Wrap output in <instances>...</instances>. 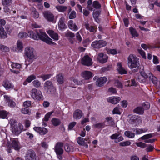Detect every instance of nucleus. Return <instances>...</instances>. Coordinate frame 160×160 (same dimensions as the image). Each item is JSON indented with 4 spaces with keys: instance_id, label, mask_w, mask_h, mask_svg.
<instances>
[{
    "instance_id": "obj_1",
    "label": "nucleus",
    "mask_w": 160,
    "mask_h": 160,
    "mask_svg": "<svg viewBox=\"0 0 160 160\" xmlns=\"http://www.w3.org/2000/svg\"><path fill=\"white\" fill-rule=\"evenodd\" d=\"M36 33H34L32 31H30L27 34L25 32H20L18 37L21 38L26 37L27 35L28 37L35 40H38L40 39L46 43L51 45L54 44L55 43L52 41V40L41 29L35 30Z\"/></svg>"
},
{
    "instance_id": "obj_2",
    "label": "nucleus",
    "mask_w": 160,
    "mask_h": 160,
    "mask_svg": "<svg viewBox=\"0 0 160 160\" xmlns=\"http://www.w3.org/2000/svg\"><path fill=\"white\" fill-rule=\"evenodd\" d=\"M24 57L26 60L32 62L37 58L36 51L31 47H26L24 51Z\"/></svg>"
},
{
    "instance_id": "obj_3",
    "label": "nucleus",
    "mask_w": 160,
    "mask_h": 160,
    "mask_svg": "<svg viewBox=\"0 0 160 160\" xmlns=\"http://www.w3.org/2000/svg\"><path fill=\"white\" fill-rule=\"evenodd\" d=\"M128 64L131 69L138 68L139 66V59L133 54H130L128 58Z\"/></svg>"
},
{
    "instance_id": "obj_4",
    "label": "nucleus",
    "mask_w": 160,
    "mask_h": 160,
    "mask_svg": "<svg viewBox=\"0 0 160 160\" xmlns=\"http://www.w3.org/2000/svg\"><path fill=\"white\" fill-rule=\"evenodd\" d=\"M44 88L47 92L49 93H53L56 91L52 82L49 80L45 82L44 84Z\"/></svg>"
},
{
    "instance_id": "obj_5",
    "label": "nucleus",
    "mask_w": 160,
    "mask_h": 160,
    "mask_svg": "<svg viewBox=\"0 0 160 160\" xmlns=\"http://www.w3.org/2000/svg\"><path fill=\"white\" fill-rule=\"evenodd\" d=\"M30 95L34 100H40L42 97V92L36 88H33L30 91Z\"/></svg>"
},
{
    "instance_id": "obj_6",
    "label": "nucleus",
    "mask_w": 160,
    "mask_h": 160,
    "mask_svg": "<svg viewBox=\"0 0 160 160\" xmlns=\"http://www.w3.org/2000/svg\"><path fill=\"white\" fill-rule=\"evenodd\" d=\"M11 140V144L8 142L6 146L9 148H13L15 150H19L21 147L18 140L17 139L13 138Z\"/></svg>"
},
{
    "instance_id": "obj_7",
    "label": "nucleus",
    "mask_w": 160,
    "mask_h": 160,
    "mask_svg": "<svg viewBox=\"0 0 160 160\" xmlns=\"http://www.w3.org/2000/svg\"><path fill=\"white\" fill-rule=\"evenodd\" d=\"M107 42L103 40H96L92 43V47L95 48L99 49L106 46Z\"/></svg>"
},
{
    "instance_id": "obj_8",
    "label": "nucleus",
    "mask_w": 160,
    "mask_h": 160,
    "mask_svg": "<svg viewBox=\"0 0 160 160\" xmlns=\"http://www.w3.org/2000/svg\"><path fill=\"white\" fill-rule=\"evenodd\" d=\"M23 127L21 124L18 123V125H14L11 128L12 132L13 134L18 135L21 133Z\"/></svg>"
},
{
    "instance_id": "obj_9",
    "label": "nucleus",
    "mask_w": 160,
    "mask_h": 160,
    "mask_svg": "<svg viewBox=\"0 0 160 160\" xmlns=\"http://www.w3.org/2000/svg\"><path fill=\"white\" fill-rule=\"evenodd\" d=\"M25 160H36V155L35 152L32 150H29L27 152L25 156Z\"/></svg>"
},
{
    "instance_id": "obj_10",
    "label": "nucleus",
    "mask_w": 160,
    "mask_h": 160,
    "mask_svg": "<svg viewBox=\"0 0 160 160\" xmlns=\"http://www.w3.org/2000/svg\"><path fill=\"white\" fill-rule=\"evenodd\" d=\"M108 58V57L106 54L100 52L98 54L97 59L101 63H104L107 62Z\"/></svg>"
},
{
    "instance_id": "obj_11",
    "label": "nucleus",
    "mask_w": 160,
    "mask_h": 160,
    "mask_svg": "<svg viewBox=\"0 0 160 160\" xmlns=\"http://www.w3.org/2000/svg\"><path fill=\"white\" fill-rule=\"evenodd\" d=\"M141 118L137 115L132 116L130 118L129 122L132 124H135L136 125L141 122Z\"/></svg>"
},
{
    "instance_id": "obj_12",
    "label": "nucleus",
    "mask_w": 160,
    "mask_h": 160,
    "mask_svg": "<svg viewBox=\"0 0 160 160\" xmlns=\"http://www.w3.org/2000/svg\"><path fill=\"white\" fill-rule=\"evenodd\" d=\"M4 97L6 102H8V106L13 108L16 106V103L12 100V98L7 95H4Z\"/></svg>"
},
{
    "instance_id": "obj_13",
    "label": "nucleus",
    "mask_w": 160,
    "mask_h": 160,
    "mask_svg": "<svg viewBox=\"0 0 160 160\" xmlns=\"http://www.w3.org/2000/svg\"><path fill=\"white\" fill-rule=\"evenodd\" d=\"M82 63L87 66L91 65L92 64V59L88 56H85L82 59Z\"/></svg>"
},
{
    "instance_id": "obj_14",
    "label": "nucleus",
    "mask_w": 160,
    "mask_h": 160,
    "mask_svg": "<svg viewBox=\"0 0 160 160\" xmlns=\"http://www.w3.org/2000/svg\"><path fill=\"white\" fill-rule=\"evenodd\" d=\"M63 144L61 142L58 143L55 147V151L58 155L62 154L63 153V149L62 147Z\"/></svg>"
},
{
    "instance_id": "obj_15",
    "label": "nucleus",
    "mask_w": 160,
    "mask_h": 160,
    "mask_svg": "<svg viewBox=\"0 0 160 160\" xmlns=\"http://www.w3.org/2000/svg\"><path fill=\"white\" fill-rule=\"evenodd\" d=\"M119 133H116L112 134L110 137L111 139L115 140V142H118L122 141L124 139L122 136L119 137Z\"/></svg>"
},
{
    "instance_id": "obj_16",
    "label": "nucleus",
    "mask_w": 160,
    "mask_h": 160,
    "mask_svg": "<svg viewBox=\"0 0 160 160\" xmlns=\"http://www.w3.org/2000/svg\"><path fill=\"white\" fill-rule=\"evenodd\" d=\"M107 78L105 77H101L98 78L96 82L97 86L101 87L107 82Z\"/></svg>"
},
{
    "instance_id": "obj_17",
    "label": "nucleus",
    "mask_w": 160,
    "mask_h": 160,
    "mask_svg": "<svg viewBox=\"0 0 160 160\" xmlns=\"http://www.w3.org/2000/svg\"><path fill=\"white\" fill-rule=\"evenodd\" d=\"M44 17L48 21L52 22L54 19V16L53 14L49 11H46L43 13Z\"/></svg>"
},
{
    "instance_id": "obj_18",
    "label": "nucleus",
    "mask_w": 160,
    "mask_h": 160,
    "mask_svg": "<svg viewBox=\"0 0 160 160\" xmlns=\"http://www.w3.org/2000/svg\"><path fill=\"white\" fill-rule=\"evenodd\" d=\"M83 115L82 111L79 109L75 110L73 113V117L76 119H79Z\"/></svg>"
},
{
    "instance_id": "obj_19",
    "label": "nucleus",
    "mask_w": 160,
    "mask_h": 160,
    "mask_svg": "<svg viewBox=\"0 0 160 160\" xmlns=\"http://www.w3.org/2000/svg\"><path fill=\"white\" fill-rule=\"evenodd\" d=\"M34 130L41 135H44L48 132L47 129L45 128L40 127H35L33 128Z\"/></svg>"
},
{
    "instance_id": "obj_20",
    "label": "nucleus",
    "mask_w": 160,
    "mask_h": 160,
    "mask_svg": "<svg viewBox=\"0 0 160 160\" xmlns=\"http://www.w3.org/2000/svg\"><path fill=\"white\" fill-rule=\"evenodd\" d=\"M81 75L86 80H89L92 76V73L90 71H85L82 72Z\"/></svg>"
},
{
    "instance_id": "obj_21",
    "label": "nucleus",
    "mask_w": 160,
    "mask_h": 160,
    "mask_svg": "<svg viewBox=\"0 0 160 160\" xmlns=\"http://www.w3.org/2000/svg\"><path fill=\"white\" fill-rule=\"evenodd\" d=\"M117 70L119 73L121 74H127V71L122 67L120 62H118L117 64Z\"/></svg>"
},
{
    "instance_id": "obj_22",
    "label": "nucleus",
    "mask_w": 160,
    "mask_h": 160,
    "mask_svg": "<svg viewBox=\"0 0 160 160\" xmlns=\"http://www.w3.org/2000/svg\"><path fill=\"white\" fill-rule=\"evenodd\" d=\"M86 28L89 30L90 32L95 33L96 32L97 27L96 26H90L88 23H86L85 25Z\"/></svg>"
},
{
    "instance_id": "obj_23",
    "label": "nucleus",
    "mask_w": 160,
    "mask_h": 160,
    "mask_svg": "<svg viewBox=\"0 0 160 160\" xmlns=\"http://www.w3.org/2000/svg\"><path fill=\"white\" fill-rule=\"evenodd\" d=\"M47 33L54 40L57 41L59 39L58 34L53 30H49L48 31Z\"/></svg>"
},
{
    "instance_id": "obj_24",
    "label": "nucleus",
    "mask_w": 160,
    "mask_h": 160,
    "mask_svg": "<svg viewBox=\"0 0 160 160\" xmlns=\"http://www.w3.org/2000/svg\"><path fill=\"white\" fill-rule=\"evenodd\" d=\"M68 25L69 28L73 31H76L78 29L77 26L72 20H70L68 22Z\"/></svg>"
},
{
    "instance_id": "obj_25",
    "label": "nucleus",
    "mask_w": 160,
    "mask_h": 160,
    "mask_svg": "<svg viewBox=\"0 0 160 160\" xmlns=\"http://www.w3.org/2000/svg\"><path fill=\"white\" fill-rule=\"evenodd\" d=\"M121 100L119 97H111L107 99L108 101L113 104H116Z\"/></svg>"
},
{
    "instance_id": "obj_26",
    "label": "nucleus",
    "mask_w": 160,
    "mask_h": 160,
    "mask_svg": "<svg viewBox=\"0 0 160 160\" xmlns=\"http://www.w3.org/2000/svg\"><path fill=\"white\" fill-rule=\"evenodd\" d=\"M36 78V76L35 75H31L28 77L26 80L23 82V84L24 85H26L27 84L28 82L30 83L33 80L35 79Z\"/></svg>"
},
{
    "instance_id": "obj_27",
    "label": "nucleus",
    "mask_w": 160,
    "mask_h": 160,
    "mask_svg": "<svg viewBox=\"0 0 160 160\" xmlns=\"http://www.w3.org/2000/svg\"><path fill=\"white\" fill-rule=\"evenodd\" d=\"M65 19L63 17H62L59 20L58 23V26L59 28L61 29L65 28V25L64 23Z\"/></svg>"
},
{
    "instance_id": "obj_28",
    "label": "nucleus",
    "mask_w": 160,
    "mask_h": 160,
    "mask_svg": "<svg viewBox=\"0 0 160 160\" xmlns=\"http://www.w3.org/2000/svg\"><path fill=\"white\" fill-rule=\"evenodd\" d=\"M106 120L108 122V126L113 127L116 125V123L112 117H108L106 118Z\"/></svg>"
},
{
    "instance_id": "obj_29",
    "label": "nucleus",
    "mask_w": 160,
    "mask_h": 160,
    "mask_svg": "<svg viewBox=\"0 0 160 160\" xmlns=\"http://www.w3.org/2000/svg\"><path fill=\"white\" fill-rule=\"evenodd\" d=\"M134 113L139 114H143L144 112V109L141 107H138L133 110Z\"/></svg>"
},
{
    "instance_id": "obj_30",
    "label": "nucleus",
    "mask_w": 160,
    "mask_h": 160,
    "mask_svg": "<svg viewBox=\"0 0 160 160\" xmlns=\"http://www.w3.org/2000/svg\"><path fill=\"white\" fill-rule=\"evenodd\" d=\"M23 48V44L20 41H18L17 43V48L15 49V51L19 52L22 51Z\"/></svg>"
},
{
    "instance_id": "obj_31",
    "label": "nucleus",
    "mask_w": 160,
    "mask_h": 160,
    "mask_svg": "<svg viewBox=\"0 0 160 160\" xmlns=\"http://www.w3.org/2000/svg\"><path fill=\"white\" fill-rule=\"evenodd\" d=\"M57 80V82L60 84H62L63 83L64 78L62 74L59 73L56 76Z\"/></svg>"
},
{
    "instance_id": "obj_32",
    "label": "nucleus",
    "mask_w": 160,
    "mask_h": 160,
    "mask_svg": "<svg viewBox=\"0 0 160 160\" xmlns=\"http://www.w3.org/2000/svg\"><path fill=\"white\" fill-rule=\"evenodd\" d=\"M3 85L7 89L13 88L12 84L7 80H5L3 81Z\"/></svg>"
},
{
    "instance_id": "obj_33",
    "label": "nucleus",
    "mask_w": 160,
    "mask_h": 160,
    "mask_svg": "<svg viewBox=\"0 0 160 160\" xmlns=\"http://www.w3.org/2000/svg\"><path fill=\"white\" fill-rule=\"evenodd\" d=\"M89 139V138L84 139L80 137H79L78 139V143L79 145H83L85 144V141H87Z\"/></svg>"
},
{
    "instance_id": "obj_34",
    "label": "nucleus",
    "mask_w": 160,
    "mask_h": 160,
    "mask_svg": "<svg viewBox=\"0 0 160 160\" xmlns=\"http://www.w3.org/2000/svg\"><path fill=\"white\" fill-rule=\"evenodd\" d=\"M0 37L3 39L7 37V34L2 27H0Z\"/></svg>"
},
{
    "instance_id": "obj_35",
    "label": "nucleus",
    "mask_w": 160,
    "mask_h": 160,
    "mask_svg": "<svg viewBox=\"0 0 160 160\" xmlns=\"http://www.w3.org/2000/svg\"><path fill=\"white\" fill-rule=\"evenodd\" d=\"M148 130V128H145L143 129H134V132L136 133L137 134H140L146 132H147Z\"/></svg>"
},
{
    "instance_id": "obj_36",
    "label": "nucleus",
    "mask_w": 160,
    "mask_h": 160,
    "mask_svg": "<svg viewBox=\"0 0 160 160\" xmlns=\"http://www.w3.org/2000/svg\"><path fill=\"white\" fill-rule=\"evenodd\" d=\"M51 121L52 124L55 126L59 125L61 123L60 120L56 118H52Z\"/></svg>"
},
{
    "instance_id": "obj_37",
    "label": "nucleus",
    "mask_w": 160,
    "mask_h": 160,
    "mask_svg": "<svg viewBox=\"0 0 160 160\" xmlns=\"http://www.w3.org/2000/svg\"><path fill=\"white\" fill-rule=\"evenodd\" d=\"M129 31L133 37H137L138 34L136 30L134 28L131 27L129 28Z\"/></svg>"
},
{
    "instance_id": "obj_38",
    "label": "nucleus",
    "mask_w": 160,
    "mask_h": 160,
    "mask_svg": "<svg viewBox=\"0 0 160 160\" xmlns=\"http://www.w3.org/2000/svg\"><path fill=\"white\" fill-rule=\"evenodd\" d=\"M56 8L59 12H63L66 10L68 7L65 6H56Z\"/></svg>"
},
{
    "instance_id": "obj_39",
    "label": "nucleus",
    "mask_w": 160,
    "mask_h": 160,
    "mask_svg": "<svg viewBox=\"0 0 160 160\" xmlns=\"http://www.w3.org/2000/svg\"><path fill=\"white\" fill-rule=\"evenodd\" d=\"M32 84L33 86L36 88H38L41 86V82L38 79L34 80L32 82Z\"/></svg>"
},
{
    "instance_id": "obj_40",
    "label": "nucleus",
    "mask_w": 160,
    "mask_h": 160,
    "mask_svg": "<svg viewBox=\"0 0 160 160\" xmlns=\"http://www.w3.org/2000/svg\"><path fill=\"white\" fill-rule=\"evenodd\" d=\"M65 35L66 37L68 39L72 38L75 37L74 33L70 31L66 32L65 33Z\"/></svg>"
},
{
    "instance_id": "obj_41",
    "label": "nucleus",
    "mask_w": 160,
    "mask_h": 160,
    "mask_svg": "<svg viewBox=\"0 0 160 160\" xmlns=\"http://www.w3.org/2000/svg\"><path fill=\"white\" fill-rule=\"evenodd\" d=\"M149 80L152 82L155 85L157 84V79L156 77L154 76L152 74L150 75L149 76Z\"/></svg>"
},
{
    "instance_id": "obj_42",
    "label": "nucleus",
    "mask_w": 160,
    "mask_h": 160,
    "mask_svg": "<svg viewBox=\"0 0 160 160\" xmlns=\"http://www.w3.org/2000/svg\"><path fill=\"white\" fill-rule=\"evenodd\" d=\"M153 134L152 133L146 134L141 137L139 139L145 140L153 137Z\"/></svg>"
},
{
    "instance_id": "obj_43",
    "label": "nucleus",
    "mask_w": 160,
    "mask_h": 160,
    "mask_svg": "<svg viewBox=\"0 0 160 160\" xmlns=\"http://www.w3.org/2000/svg\"><path fill=\"white\" fill-rule=\"evenodd\" d=\"M92 6L94 8L97 9H100L101 7V4L97 1L93 2Z\"/></svg>"
},
{
    "instance_id": "obj_44",
    "label": "nucleus",
    "mask_w": 160,
    "mask_h": 160,
    "mask_svg": "<svg viewBox=\"0 0 160 160\" xmlns=\"http://www.w3.org/2000/svg\"><path fill=\"white\" fill-rule=\"evenodd\" d=\"M125 135L129 138H133L134 137V134L129 131H126L124 132Z\"/></svg>"
},
{
    "instance_id": "obj_45",
    "label": "nucleus",
    "mask_w": 160,
    "mask_h": 160,
    "mask_svg": "<svg viewBox=\"0 0 160 160\" xmlns=\"http://www.w3.org/2000/svg\"><path fill=\"white\" fill-rule=\"evenodd\" d=\"M21 112L23 114H29L31 112L29 109L25 107L22 108L21 110Z\"/></svg>"
},
{
    "instance_id": "obj_46",
    "label": "nucleus",
    "mask_w": 160,
    "mask_h": 160,
    "mask_svg": "<svg viewBox=\"0 0 160 160\" xmlns=\"http://www.w3.org/2000/svg\"><path fill=\"white\" fill-rule=\"evenodd\" d=\"M106 50L107 51V53L108 54L115 55L117 53V51L116 49L106 48Z\"/></svg>"
},
{
    "instance_id": "obj_47",
    "label": "nucleus",
    "mask_w": 160,
    "mask_h": 160,
    "mask_svg": "<svg viewBox=\"0 0 160 160\" xmlns=\"http://www.w3.org/2000/svg\"><path fill=\"white\" fill-rule=\"evenodd\" d=\"M153 45L154 46L153 48H160V40L159 39H156L154 42Z\"/></svg>"
},
{
    "instance_id": "obj_48",
    "label": "nucleus",
    "mask_w": 160,
    "mask_h": 160,
    "mask_svg": "<svg viewBox=\"0 0 160 160\" xmlns=\"http://www.w3.org/2000/svg\"><path fill=\"white\" fill-rule=\"evenodd\" d=\"M115 86L119 88H122L123 87V85L122 83L118 80H116L115 81Z\"/></svg>"
},
{
    "instance_id": "obj_49",
    "label": "nucleus",
    "mask_w": 160,
    "mask_h": 160,
    "mask_svg": "<svg viewBox=\"0 0 160 160\" xmlns=\"http://www.w3.org/2000/svg\"><path fill=\"white\" fill-rule=\"evenodd\" d=\"M53 113V112H48L45 116L44 118H43V120L44 121H48L50 118L51 115Z\"/></svg>"
},
{
    "instance_id": "obj_50",
    "label": "nucleus",
    "mask_w": 160,
    "mask_h": 160,
    "mask_svg": "<svg viewBox=\"0 0 160 160\" xmlns=\"http://www.w3.org/2000/svg\"><path fill=\"white\" fill-rule=\"evenodd\" d=\"M52 76L51 74H43L40 76V77L41 78L43 81L49 78Z\"/></svg>"
},
{
    "instance_id": "obj_51",
    "label": "nucleus",
    "mask_w": 160,
    "mask_h": 160,
    "mask_svg": "<svg viewBox=\"0 0 160 160\" xmlns=\"http://www.w3.org/2000/svg\"><path fill=\"white\" fill-rule=\"evenodd\" d=\"M32 10L33 13L32 15L33 17L34 18H38L39 17V14L36 11V9L34 8H32Z\"/></svg>"
},
{
    "instance_id": "obj_52",
    "label": "nucleus",
    "mask_w": 160,
    "mask_h": 160,
    "mask_svg": "<svg viewBox=\"0 0 160 160\" xmlns=\"http://www.w3.org/2000/svg\"><path fill=\"white\" fill-rule=\"evenodd\" d=\"M76 16V12L73 10L70 12L68 18L70 19H73L75 18Z\"/></svg>"
},
{
    "instance_id": "obj_53",
    "label": "nucleus",
    "mask_w": 160,
    "mask_h": 160,
    "mask_svg": "<svg viewBox=\"0 0 160 160\" xmlns=\"http://www.w3.org/2000/svg\"><path fill=\"white\" fill-rule=\"evenodd\" d=\"M8 115L7 112L5 111H0V117L2 118H5Z\"/></svg>"
},
{
    "instance_id": "obj_54",
    "label": "nucleus",
    "mask_w": 160,
    "mask_h": 160,
    "mask_svg": "<svg viewBox=\"0 0 160 160\" xmlns=\"http://www.w3.org/2000/svg\"><path fill=\"white\" fill-rule=\"evenodd\" d=\"M101 10L100 9L94 11L93 13V17H99V16L101 14Z\"/></svg>"
},
{
    "instance_id": "obj_55",
    "label": "nucleus",
    "mask_w": 160,
    "mask_h": 160,
    "mask_svg": "<svg viewBox=\"0 0 160 160\" xmlns=\"http://www.w3.org/2000/svg\"><path fill=\"white\" fill-rule=\"evenodd\" d=\"M131 142L128 141L123 142L119 143V145L121 146H126L129 145L131 144Z\"/></svg>"
},
{
    "instance_id": "obj_56",
    "label": "nucleus",
    "mask_w": 160,
    "mask_h": 160,
    "mask_svg": "<svg viewBox=\"0 0 160 160\" xmlns=\"http://www.w3.org/2000/svg\"><path fill=\"white\" fill-rule=\"evenodd\" d=\"M11 66L13 69H19L21 68V64L16 63H12L11 65Z\"/></svg>"
},
{
    "instance_id": "obj_57",
    "label": "nucleus",
    "mask_w": 160,
    "mask_h": 160,
    "mask_svg": "<svg viewBox=\"0 0 160 160\" xmlns=\"http://www.w3.org/2000/svg\"><path fill=\"white\" fill-rule=\"evenodd\" d=\"M9 123L11 128L13 127V126H14V125H18V124L17 123L16 120L13 119H11L9 121Z\"/></svg>"
},
{
    "instance_id": "obj_58",
    "label": "nucleus",
    "mask_w": 160,
    "mask_h": 160,
    "mask_svg": "<svg viewBox=\"0 0 160 160\" xmlns=\"http://www.w3.org/2000/svg\"><path fill=\"white\" fill-rule=\"evenodd\" d=\"M104 125V124L103 123H99L95 124L93 125V126L94 128L99 129L103 128Z\"/></svg>"
},
{
    "instance_id": "obj_59",
    "label": "nucleus",
    "mask_w": 160,
    "mask_h": 160,
    "mask_svg": "<svg viewBox=\"0 0 160 160\" xmlns=\"http://www.w3.org/2000/svg\"><path fill=\"white\" fill-rule=\"evenodd\" d=\"M120 108L119 107H115L113 110V114H121L120 112Z\"/></svg>"
},
{
    "instance_id": "obj_60",
    "label": "nucleus",
    "mask_w": 160,
    "mask_h": 160,
    "mask_svg": "<svg viewBox=\"0 0 160 160\" xmlns=\"http://www.w3.org/2000/svg\"><path fill=\"white\" fill-rule=\"evenodd\" d=\"M0 49L3 52H8L9 51V48L5 46L1 45L0 46Z\"/></svg>"
},
{
    "instance_id": "obj_61",
    "label": "nucleus",
    "mask_w": 160,
    "mask_h": 160,
    "mask_svg": "<svg viewBox=\"0 0 160 160\" xmlns=\"http://www.w3.org/2000/svg\"><path fill=\"white\" fill-rule=\"evenodd\" d=\"M88 5L87 7L89 10L92 11L93 9V8L92 6V1H88L87 2Z\"/></svg>"
},
{
    "instance_id": "obj_62",
    "label": "nucleus",
    "mask_w": 160,
    "mask_h": 160,
    "mask_svg": "<svg viewBox=\"0 0 160 160\" xmlns=\"http://www.w3.org/2000/svg\"><path fill=\"white\" fill-rule=\"evenodd\" d=\"M76 38L78 42L80 43L82 41V37L78 32L76 33Z\"/></svg>"
},
{
    "instance_id": "obj_63",
    "label": "nucleus",
    "mask_w": 160,
    "mask_h": 160,
    "mask_svg": "<svg viewBox=\"0 0 160 160\" xmlns=\"http://www.w3.org/2000/svg\"><path fill=\"white\" fill-rule=\"evenodd\" d=\"M136 144L137 146H138V147H140L142 148H144L147 146V145L146 144H145L144 143L142 142H137L136 143Z\"/></svg>"
},
{
    "instance_id": "obj_64",
    "label": "nucleus",
    "mask_w": 160,
    "mask_h": 160,
    "mask_svg": "<svg viewBox=\"0 0 160 160\" xmlns=\"http://www.w3.org/2000/svg\"><path fill=\"white\" fill-rule=\"evenodd\" d=\"M139 53L142 56L143 58L146 59V57L145 55V52L141 49H138V50Z\"/></svg>"
}]
</instances>
